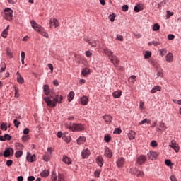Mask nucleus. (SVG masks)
<instances>
[{"label": "nucleus", "instance_id": "c85d7f7f", "mask_svg": "<svg viewBox=\"0 0 181 181\" xmlns=\"http://www.w3.org/2000/svg\"><path fill=\"white\" fill-rule=\"evenodd\" d=\"M158 129H157L158 131H165L166 129V126H165V123L163 122H160Z\"/></svg>", "mask_w": 181, "mask_h": 181}, {"label": "nucleus", "instance_id": "cd10ccee", "mask_svg": "<svg viewBox=\"0 0 181 181\" xmlns=\"http://www.w3.org/2000/svg\"><path fill=\"white\" fill-rule=\"evenodd\" d=\"M74 91H71L69 94H68V101L69 103H71V101L74 98Z\"/></svg>", "mask_w": 181, "mask_h": 181}, {"label": "nucleus", "instance_id": "a19ab883", "mask_svg": "<svg viewBox=\"0 0 181 181\" xmlns=\"http://www.w3.org/2000/svg\"><path fill=\"white\" fill-rule=\"evenodd\" d=\"M13 124H14V127H16V128H19V125H21V122L18 121V119H14Z\"/></svg>", "mask_w": 181, "mask_h": 181}, {"label": "nucleus", "instance_id": "4be33fe9", "mask_svg": "<svg viewBox=\"0 0 181 181\" xmlns=\"http://www.w3.org/2000/svg\"><path fill=\"white\" fill-rule=\"evenodd\" d=\"M104 53H105V54L108 56L109 59H111V57L114 56V52L107 48L104 49Z\"/></svg>", "mask_w": 181, "mask_h": 181}, {"label": "nucleus", "instance_id": "2eb2a0df", "mask_svg": "<svg viewBox=\"0 0 181 181\" xmlns=\"http://www.w3.org/2000/svg\"><path fill=\"white\" fill-rule=\"evenodd\" d=\"M116 163L118 168H122V166H124V163H125V159L122 157L117 160Z\"/></svg>", "mask_w": 181, "mask_h": 181}, {"label": "nucleus", "instance_id": "37998d69", "mask_svg": "<svg viewBox=\"0 0 181 181\" xmlns=\"http://www.w3.org/2000/svg\"><path fill=\"white\" fill-rule=\"evenodd\" d=\"M11 139H12V136H11V135L8 134H4V141H11Z\"/></svg>", "mask_w": 181, "mask_h": 181}, {"label": "nucleus", "instance_id": "1a4fd4ad", "mask_svg": "<svg viewBox=\"0 0 181 181\" xmlns=\"http://www.w3.org/2000/svg\"><path fill=\"white\" fill-rule=\"evenodd\" d=\"M14 153V151L12 148H6L5 151H4V156L5 158H8L9 156H11V155H13Z\"/></svg>", "mask_w": 181, "mask_h": 181}, {"label": "nucleus", "instance_id": "603ef678", "mask_svg": "<svg viewBox=\"0 0 181 181\" xmlns=\"http://www.w3.org/2000/svg\"><path fill=\"white\" fill-rule=\"evenodd\" d=\"M121 132H122V131H121V129H119V128H117V129H115V130H114V134H121Z\"/></svg>", "mask_w": 181, "mask_h": 181}, {"label": "nucleus", "instance_id": "4468645a", "mask_svg": "<svg viewBox=\"0 0 181 181\" xmlns=\"http://www.w3.org/2000/svg\"><path fill=\"white\" fill-rule=\"evenodd\" d=\"M44 93L45 95H50L49 98H52V95H54L53 93L50 92V90L49 89V85H45L44 86Z\"/></svg>", "mask_w": 181, "mask_h": 181}, {"label": "nucleus", "instance_id": "c9c22d12", "mask_svg": "<svg viewBox=\"0 0 181 181\" xmlns=\"http://www.w3.org/2000/svg\"><path fill=\"white\" fill-rule=\"evenodd\" d=\"M64 141L66 144H70V142H71V137L70 136H65V137H64Z\"/></svg>", "mask_w": 181, "mask_h": 181}, {"label": "nucleus", "instance_id": "f704fd0d", "mask_svg": "<svg viewBox=\"0 0 181 181\" xmlns=\"http://www.w3.org/2000/svg\"><path fill=\"white\" fill-rule=\"evenodd\" d=\"M152 56V52L151 51H146L144 54V58L145 59H149Z\"/></svg>", "mask_w": 181, "mask_h": 181}, {"label": "nucleus", "instance_id": "ea45409f", "mask_svg": "<svg viewBox=\"0 0 181 181\" xmlns=\"http://www.w3.org/2000/svg\"><path fill=\"white\" fill-rule=\"evenodd\" d=\"M23 152H22V151H18L16 152L15 153V156L16 158H21V156H22Z\"/></svg>", "mask_w": 181, "mask_h": 181}, {"label": "nucleus", "instance_id": "423d86ee", "mask_svg": "<svg viewBox=\"0 0 181 181\" xmlns=\"http://www.w3.org/2000/svg\"><path fill=\"white\" fill-rule=\"evenodd\" d=\"M52 181H64V175L63 174H59L57 175L53 174Z\"/></svg>", "mask_w": 181, "mask_h": 181}, {"label": "nucleus", "instance_id": "5701e85b", "mask_svg": "<svg viewBox=\"0 0 181 181\" xmlns=\"http://www.w3.org/2000/svg\"><path fill=\"white\" fill-rule=\"evenodd\" d=\"M81 103L82 105H87L88 104V98L87 96H83L81 98Z\"/></svg>", "mask_w": 181, "mask_h": 181}, {"label": "nucleus", "instance_id": "b1692460", "mask_svg": "<svg viewBox=\"0 0 181 181\" xmlns=\"http://www.w3.org/2000/svg\"><path fill=\"white\" fill-rule=\"evenodd\" d=\"M135 135H136V133L135 132L132 130L129 131L128 136L130 141H133V139H135Z\"/></svg>", "mask_w": 181, "mask_h": 181}, {"label": "nucleus", "instance_id": "0eeeda50", "mask_svg": "<svg viewBox=\"0 0 181 181\" xmlns=\"http://www.w3.org/2000/svg\"><path fill=\"white\" fill-rule=\"evenodd\" d=\"M170 148H172V149H174V151L177 153L180 151L179 144H177L175 141H172L171 144L169 145Z\"/></svg>", "mask_w": 181, "mask_h": 181}, {"label": "nucleus", "instance_id": "e433bc0d", "mask_svg": "<svg viewBox=\"0 0 181 181\" xmlns=\"http://www.w3.org/2000/svg\"><path fill=\"white\" fill-rule=\"evenodd\" d=\"M152 45H153V46H159L160 45V43L156 41H151V42H148V46H152Z\"/></svg>", "mask_w": 181, "mask_h": 181}, {"label": "nucleus", "instance_id": "bb28decb", "mask_svg": "<svg viewBox=\"0 0 181 181\" xmlns=\"http://www.w3.org/2000/svg\"><path fill=\"white\" fill-rule=\"evenodd\" d=\"M49 175V170H44L40 173V176H42V177H47Z\"/></svg>", "mask_w": 181, "mask_h": 181}, {"label": "nucleus", "instance_id": "ddd939ff", "mask_svg": "<svg viewBox=\"0 0 181 181\" xmlns=\"http://www.w3.org/2000/svg\"><path fill=\"white\" fill-rule=\"evenodd\" d=\"M110 60L114 64V66H115V67L119 64V60H118V57H117L115 55L112 56Z\"/></svg>", "mask_w": 181, "mask_h": 181}, {"label": "nucleus", "instance_id": "473e14b6", "mask_svg": "<svg viewBox=\"0 0 181 181\" xmlns=\"http://www.w3.org/2000/svg\"><path fill=\"white\" fill-rule=\"evenodd\" d=\"M81 74L83 76H88V74H90V69L85 68L83 69Z\"/></svg>", "mask_w": 181, "mask_h": 181}, {"label": "nucleus", "instance_id": "2f4dec72", "mask_svg": "<svg viewBox=\"0 0 181 181\" xmlns=\"http://www.w3.org/2000/svg\"><path fill=\"white\" fill-rule=\"evenodd\" d=\"M17 81L19 84H23L25 83V80L23 78L22 76L19 75L17 76Z\"/></svg>", "mask_w": 181, "mask_h": 181}, {"label": "nucleus", "instance_id": "864d4df0", "mask_svg": "<svg viewBox=\"0 0 181 181\" xmlns=\"http://www.w3.org/2000/svg\"><path fill=\"white\" fill-rule=\"evenodd\" d=\"M104 140L105 142H110V141H111V137H110V136H105Z\"/></svg>", "mask_w": 181, "mask_h": 181}, {"label": "nucleus", "instance_id": "6ab92c4d", "mask_svg": "<svg viewBox=\"0 0 181 181\" xmlns=\"http://www.w3.org/2000/svg\"><path fill=\"white\" fill-rule=\"evenodd\" d=\"M165 60L168 63H172L173 62V54L169 52L165 57Z\"/></svg>", "mask_w": 181, "mask_h": 181}, {"label": "nucleus", "instance_id": "7ed1b4c3", "mask_svg": "<svg viewBox=\"0 0 181 181\" xmlns=\"http://www.w3.org/2000/svg\"><path fill=\"white\" fill-rule=\"evenodd\" d=\"M66 128H69L73 132H80L81 131H84V126L83 124H77V123H71L69 126L66 124Z\"/></svg>", "mask_w": 181, "mask_h": 181}, {"label": "nucleus", "instance_id": "a211bd4d", "mask_svg": "<svg viewBox=\"0 0 181 181\" xmlns=\"http://www.w3.org/2000/svg\"><path fill=\"white\" fill-rule=\"evenodd\" d=\"M62 162H64L66 165H71V158H69L67 156H64Z\"/></svg>", "mask_w": 181, "mask_h": 181}, {"label": "nucleus", "instance_id": "f8f14e48", "mask_svg": "<svg viewBox=\"0 0 181 181\" xmlns=\"http://www.w3.org/2000/svg\"><path fill=\"white\" fill-rule=\"evenodd\" d=\"M90 150L88 148L83 149L81 152V156L83 159H87L90 156Z\"/></svg>", "mask_w": 181, "mask_h": 181}, {"label": "nucleus", "instance_id": "4c0bfd02", "mask_svg": "<svg viewBox=\"0 0 181 181\" xmlns=\"http://www.w3.org/2000/svg\"><path fill=\"white\" fill-rule=\"evenodd\" d=\"M8 124L6 123H1V129H4V131H8Z\"/></svg>", "mask_w": 181, "mask_h": 181}, {"label": "nucleus", "instance_id": "052dcab7", "mask_svg": "<svg viewBox=\"0 0 181 181\" xmlns=\"http://www.w3.org/2000/svg\"><path fill=\"white\" fill-rule=\"evenodd\" d=\"M109 18L111 22H114V21H115V16L110 15Z\"/></svg>", "mask_w": 181, "mask_h": 181}, {"label": "nucleus", "instance_id": "bf43d9fd", "mask_svg": "<svg viewBox=\"0 0 181 181\" xmlns=\"http://www.w3.org/2000/svg\"><path fill=\"white\" fill-rule=\"evenodd\" d=\"M48 67L51 70V73H53V70H54L53 64H48Z\"/></svg>", "mask_w": 181, "mask_h": 181}, {"label": "nucleus", "instance_id": "79ce46f5", "mask_svg": "<svg viewBox=\"0 0 181 181\" xmlns=\"http://www.w3.org/2000/svg\"><path fill=\"white\" fill-rule=\"evenodd\" d=\"M2 37L6 38L8 36V29H5L1 33Z\"/></svg>", "mask_w": 181, "mask_h": 181}, {"label": "nucleus", "instance_id": "f3484780", "mask_svg": "<svg viewBox=\"0 0 181 181\" xmlns=\"http://www.w3.org/2000/svg\"><path fill=\"white\" fill-rule=\"evenodd\" d=\"M105 156L106 158H112V152L110 150L108 147H105Z\"/></svg>", "mask_w": 181, "mask_h": 181}, {"label": "nucleus", "instance_id": "8fccbe9b", "mask_svg": "<svg viewBox=\"0 0 181 181\" xmlns=\"http://www.w3.org/2000/svg\"><path fill=\"white\" fill-rule=\"evenodd\" d=\"M173 13L170 12V11H167V19H169L170 16H173Z\"/></svg>", "mask_w": 181, "mask_h": 181}, {"label": "nucleus", "instance_id": "774afa93", "mask_svg": "<svg viewBox=\"0 0 181 181\" xmlns=\"http://www.w3.org/2000/svg\"><path fill=\"white\" fill-rule=\"evenodd\" d=\"M28 181H33L35 180V177L34 176H30L28 177Z\"/></svg>", "mask_w": 181, "mask_h": 181}, {"label": "nucleus", "instance_id": "72a5a7b5", "mask_svg": "<svg viewBox=\"0 0 181 181\" xmlns=\"http://www.w3.org/2000/svg\"><path fill=\"white\" fill-rule=\"evenodd\" d=\"M160 29V25H159V24L156 23L154 24V25L153 26V30L154 32H158V30H159Z\"/></svg>", "mask_w": 181, "mask_h": 181}, {"label": "nucleus", "instance_id": "e2e57ef3", "mask_svg": "<svg viewBox=\"0 0 181 181\" xmlns=\"http://www.w3.org/2000/svg\"><path fill=\"white\" fill-rule=\"evenodd\" d=\"M134 11L135 12H141V8H139V6H134Z\"/></svg>", "mask_w": 181, "mask_h": 181}, {"label": "nucleus", "instance_id": "39448f33", "mask_svg": "<svg viewBox=\"0 0 181 181\" xmlns=\"http://www.w3.org/2000/svg\"><path fill=\"white\" fill-rule=\"evenodd\" d=\"M60 23L57 18L50 19L49 21V28L51 29H56V28H59Z\"/></svg>", "mask_w": 181, "mask_h": 181}, {"label": "nucleus", "instance_id": "a18cd8bd", "mask_svg": "<svg viewBox=\"0 0 181 181\" xmlns=\"http://www.w3.org/2000/svg\"><path fill=\"white\" fill-rule=\"evenodd\" d=\"M43 160L45 162H49L50 160V157L47 155H44L42 157Z\"/></svg>", "mask_w": 181, "mask_h": 181}, {"label": "nucleus", "instance_id": "4d7b16f0", "mask_svg": "<svg viewBox=\"0 0 181 181\" xmlns=\"http://www.w3.org/2000/svg\"><path fill=\"white\" fill-rule=\"evenodd\" d=\"M15 97L17 98L19 97V90L16 88H15Z\"/></svg>", "mask_w": 181, "mask_h": 181}, {"label": "nucleus", "instance_id": "13d9d810", "mask_svg": "<svg viewBox=\"0 0 181 181\" xmlns=\"http://www.w3.org/2000/svg\"><path fill=\"white\" fill-rule=\"evenodd\" d=\"M85 42L88 43L89 45H91V42H93V40H90L89 38H84Z\"/></svg>", "mask_w": 181, "mask_h": 181}, {"label": "nucleus", "instance_id": "69168bd1", "mask_svg": "<svg viewBox=\"0 0 181 181\" xmlns=\"http://www.w3.org/2000/svg\"><path fill=\"white\" fill-rule=\"evenodd\" d=\"M170 179L171 181H177V180L176 177H175V175H171L170 177Z\"/></svg>", "mask_w": 181, "mask_h": 181}, {"label": "nucleus", "instance_id": "aec40b11", "mask_svg": "<svg viewBox=\"0 0 181 181\" xmlns=\"http://www.w3.org/2000/svg\"><path fill=\"white\" fill-rule=\"evenodd\" d=\"M96 163L101 168L104 165V160L102 156H98L96 158Z\"/></svg>", "mask_w": 181, "mask_h": 181}, {"label": "nucleus", "instance_id": "412c9836", "mask_svg": "<svg viewBox=\"0 0 181 181\" xmlns=\"http://www.w3.org/2000/svg\"><path fill=\"white\" fill-rule=\"evenodd\" d=\"M121 95H122V91L119 90L112 93V96L114 97V98H119Z\"/></svg>", "mask_w": 181, "mask_h": 181}, {"label": "nucleus", "instance_id": "9d476101", "mask_svg": "<svg viewBox=\"0 0 181 181\" xmlns=\"http://www.w3.org/2000/svg\"><path fill=\"white\" fill-rule=\"evenodd\" d=\"M136 162L139 165H144L146 162V156L141 155L137 158Z\"/></svg>", "mask_w": 181, "mask_h": 181}, {"label": "nucleus", "instance_id": "338daca9", "mask_svg": "<svg viewBox=\"0 0 181 181\" xmlns=\"http://www.w3.org/2000/svg\"><path fill=\"white\" fill-rule=\"evenodd\" d=\"M23 134H24V135H28V134H29V129L28 128H25L23 130Z\"/></svg>", "mask_w": 181, "mask_h": 181}, {"label": "nucleus", "instance_id": "20e7f679", "mask_svg": "<svg viewBox=\"0 0 181 181\" xmlns=\"http://www.w3.org/2000/svg\"><path fill=\"white\" fill-rule=\"evenodd\" d=\"M13 11L9 8H6L4 9V18L7 21H11L12 19Z\"/></svg>", "mask_w": 181, "mask_h": 181}, {"label": "nucleus", "instance_id": "393cba45", "mask_svg": "<svg viewBox=\"0 0 181 181\" xmlns=\"http://www.w3.org/2000/svg\"><path fill=\"white\" fill-rule=\"evenodd\" d=\"M134 173L135 175H136L137 177H142L144 176V171L139 170L136 168H134Z\"/></svg>", "mask_w": 181, "mask_h": 181}, {"label": "nucleus", "instance_id": "49530a36", "mask_svg": "<svg viewBox=\"0 0 181 181\" xmlns=\"http://www.w3.org/2000/svg\"><path fill=\"white\" fill-rule=\"evenodd\" d=\"M122 9L123 12H127V11L129 9L128 5L122 6Z\"/></svg>", "mask_w": 181, "mask_h": 181}, {"label": "nucleus", "instance_id": "09e8293b", "mask_svg": "<svg viewBox=\"0 0 181 181\" xmlns=\"http://www.w3.org/2000/svg\"><path fill=\"white\" fill-rule=\"evenodd\" d=\"M168 40H173L175 39V35L173 34H169L168 35Z\"/></svg>", "mask_w": 181, "mask_h": 181}, {"label": "nucleus", "instance_id": "0e129e2a", "mask_svg": "<svg viewBox=\"0 0 181 181\" xmlns=\"http://www.w3.org/2000/svg\"><path fill=\"white\" fill-rule=\"evenodd\" d=\"M28 139H29V137H28V136H22V141H23V142H26V141H28Z\"/></svg>", "mask_w": 181, "mask_h": 181}, {"label": "nucleus", "instance_id": "f03ea898", "mask_svg": "<svg viewBox=\"0 0 181 181\" xmlns=\"http://www.w3.org/2000/svg\"><path fill=\"white\" fill-rule=\"evenodd\" d=\"M30 24L33 29H35L36 32H38V33L44 36V37L49 39V34L46 32V30L43 28V27H41L40 25L37 24V23H36V21L34 20L30 21Z\"/></svg>", "mask_w": 181, "mask_h": 181}, {"label": "nucleus", "instance_id": "6e6d98bb", "mask_svg": "<svg viewBox=\"0 0 181 181\" xmlns=\"http://www.w3.org/2000/svg\"><path fill=\"white\" fill-rule=\"evenodd\" d=\"M165 163L167 166H170V165H172V161H170V160H165Z\"/></svg>", "mask_w": 181, "mask_h": 181}, {"label": "nucleus", "instance_id": "9b49d317", "mask_svg": "<svg viewBox=\"0 0 181 181\" xmlns=\"http://www.w3.org/2000/svg\"><path fill=\"white\" fill-rule=\"evenodd\" d=\"M148 158H149L151 160L153 159H156L158 158V154L156 151H149L147 154Z\"/></svg>", "mask_w": 181, "mask_h": 181}, {"label": "nucleus", "instance_id": "7c9ffc66", "mask_svg": "<svg viewBox=\"0 0 181 181\" xmlns=\"http://www.w3.org/2000/svg\"><path fill=\"white\" fill-rule=\"evenodd\" d=\"M160 90H161L160 86H155L154 88H152V90H151V92L152 93V94H154V93H155L156 91H160Z\"/></svg>", "mask_w": 181, "mask_h": 181}, {"label": "nucleus", "instance_id": "c03bdc74", "mask_svg": "<svg viewBox=\"0 0 181 181\" xmlns=\"http://www.w3.org/2000/svg\"><path fill=\"white\" fill-rule=\"evenodd\" d=\"M1 66H3L0 70V73H2L4 71H5V70L6 69V65H5V62H1Z\"/></svg>", "mask_w": 181, "mask_h": 181}, {"label": "nucleus", "instance_id": "3c124183", "mask_svg": "<svg viewBox=\"0 0 181 181\" xmlns=\"http://www.w3.org/2000/svg\"><path fill=\"white\" fill-rule=\"evenodd\" d=\"M116 40H119V42H122L124 40V37L122 35H117Z\"/></svg>", "mask_w": 181, "mask_h": 181}, {"label": "nucleus", "instance_id": "6e6552de", "mask_svg": "<svg viewBox=\"0 0 181 181\" xmlns=\"http://www.w3.org/2000/svg\"><path fill=\"white\" fill-rule=\"evenodd\" d=\"M26 159L28 162H30V163L35 162V160H36V155L35 154L32 155L30 153L28 152Z\"/></svg>", "mask_w": 181, "mask_h": 181}, {"label": "nucleus", "instance_id": "58836bf2", "mask_svg": "<svg viewBox=\"0 0 181 181\" xmlns=\"http://www.w3.org/2000/svg\"><path fill=\"white\" fill-rule=\"evenodd\" d=\"M159 52L160 56H162V57H163V56H165V54L168 53V50H166L165 49H160Z\"/></svg>", "mask_w": 181, "mask_h": 181}, {"label": "nucleus", "instance_id": "680f3d73", "mask_svg": "<svg viewBox=\"0 0 181 181\" xmlns=\"http://www.w3.org/2000/svg\"><path fill=\"white\" fill-rule=\"evenodd\" d=\"M90 45L92 46V47H95L97 46V40H94L93 42L92 41Z\"/></svg>", "mask_w": 181, "mask_h": 181}, {"label": "nucleus", "instance_id": "f257e3e1", "mask_svg": "<svg viewBox=\"0 0 181 181\" xmlns=\"http://www.w3.org/2000/svg\"><path fill=\"white\" fill-rule=\"evenodd\" d=\"M45 103L47 105V107L49 108H54L56 105L58 104L62 103V101H63V96L60 95L59 98V95H52L50 98H44Z\"/></svg>", "mask_w": 181, "mask_h": 181}, {"label": "nucleus", "instance_id": "de8ad7c7", "mask_svg": "<svg viewBox=\"0 0 181 181\" xmlns=\"http://www.w3.org/2000/svg\"><path fill=\"white\" fill-rule=\"evenodd\" d=\"M151 146H153V148H155L156 146H158V143L156 142V141L153 140L151 143Z\"/></svg>", "mask_w": 181, "mask_h": 181}, {"label": "nucleus", "instance_id": "5fc2aeb1", "mask_svg": "<svg viewBox=\"0 0 181 181\" xmlns=\"http://www.w3.org/2000/svg\"><path fill=\"white\" fill-rule=\"evenodd\" d=\"M13 163V161H12V160H8L6 161V165L7 166H12V164Z\"/></svg>", "mask_w": 181, "mask_h": 181}, {"label": "nucleus", "instance_id": "dca6fc26", "mask_svg": "<svg viewBox=\"0 0 181 181\" xmlns=\"http://www.w3.org/2000/svg\"><path fill=\"white\" fill-rule=\"evenodd\" d=\"M103 118L107 124H111L112 121V117L110 115H105V116H103Z\"/></svg>", "mask_w": 181, "mask_h": 181}, {"label": "nucleus", "instance_id": "c756f323", "mask_svg": "<svg viewBox=\"0 0 181 181\" xmlns=\"http://www.w3.org/2000/svg\"><path fill=\"white\" fill-rule=\"evenodd\" d=\"M144 124H151V120L148 119H144L139 123V125H144Z\"/></svg>", "mask_w": 181, "mask_h": 181}, {"label": "nucleus", "instance_id": "a878e982", "mask_svg": "<svg viewBox=\"0 0 181 181\" xmlns=\"http://www.w3.org/2000/svg\"><path fill=\"white\" fill-rule=\"evenodd\" d=\"M76 142L78 145H83L84 142H86V137L84 136H80L77 140Z\"/></svg>", "mask_w": 181, "mask_h": 181}]
</instances>
